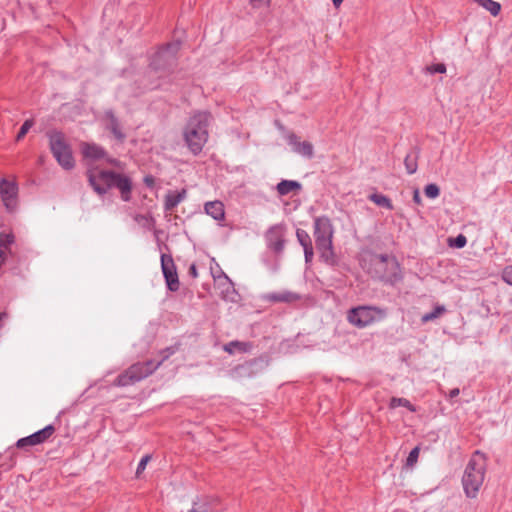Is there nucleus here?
Returning <instances> with one entry per match:
<instances>
[{"label": "nucleus", "mask_w": 512, "mask_h": 512, "mask_svg": "<svg viewBox=\"0 0 512 512\" xmlns=\"http://www.w3.org/2000/svg\"><path fill=\"white\" fill-rule=\"evenodd\" d=\"M502 278L506 283L512 285V265L504 269Z\"/></svg>", "instance_id": "obj_38"}, {"label": "nucleus", "mask_w": 512, "mask_h": 512, "mask_svg": "<svg viewBox=\"0 0 512 512\" xmlns=\"http://www.w3.org/2000/svg\"><path fill=\"white\" fill-rule=\"evenodd\" d=\"M284 232V225L276 224L271 226L265 234L268 246L276 253H280L284 249Z\"/></svg>", "instance_id": "obj_13"}, {"label": "nucleus", "mask_w": 512, "mask_h": 512, "mask_svg": "<svg viewBox=\"0 0 512 512\" xmlns=\"http://www.w3.org/2000/svg\"><path fill=\"white\" fill-rule=\"evenodd\" d=\"M7 317V314L5 312L0 313V321Z\"/></svg>", "instance_id": "obj_48"}, {"label": "nucleus", "mask_w": 512, "mask_h": 512, "mask_svg": "<svg viewBox=\"0 0 512 512\" xmlns=\"http://www.w3.org/2000/svg\"><path fill=\"white\" fill-rule=\"evenodd\" d=\"M205 212L215 220L224 218V205L220 201H212L205 204Z\"/></svg>", "instance_id": "obj_19"}, {"label": "nucleus", "mask_w": 512, "mask_h": 512, "mask_svg": "<svg viewBox=\"0 0 512 512\" xmlns=\"http://www.w3.org/2000/svg\"><path fill=\"white\" fill-rule=\"evenodd\" d=\"M48 137L51 152L57 162L64 169L69 170L73 168L74 159L69 145L65 142L63 133L59 131H51L48 133Z\"/></svg>", "instance_id": "obj_6"}, {"label": "nucleus", "mask_w": 512, "mask_h": 512, "mask_svg": "<svg viewBox=\"0 0 512 512\" xmlns=\"http://www.w3.org/2000/svg\"><path fill=\"white\" fill-rule=\"evenodd\" d=\"M399 406L406 407L411 412H415L416 408L411 402L405 398L392 397L389 403V407L394 409Z\"/></svg>", "instance_id": "obj_27"}, {"label": "nucleus", "mask_w": 512, "mask_h": 512, "mask_svg": "<svg viewBox=\"0 0 512 512\" xmlns=\"http://www.w3.org/2000/svg\"><path fill=\"white\" fill-rule=\"evenodd\" d=\"M369 199L373 203H375L376 205H378L380 207L387 208L388 210H392L393 209V205H392L391 200L387 196H385L383 194L373 193V194L369 195Z\"/></svg>", "instance_id": "obj_24"}, {"label": "nucleus", "mask_w": 512, "mask_h": 512, "mask_svg": "<svg viewBox=\"0 0 512 512\" xmlns=\"http://www.w3.org/2000/svg\"><path fill=\"white\" fill-rule=\"evenodd\" d=\"M303 249L306 263L311 262L314 255L313 246L310 245L308 247H304Z\"/></svg>", "instance_id": "obj_40"}, {"label": "nucleus", "mask_w": 512, "mask_h": 512, "mask_svg": "<svg viewBox=\"0 0 512 512\" xmlns=\"http://www.w3.org/2000/svg\"><path fill=\"white\" fill-rule=\"evenodd\" d=\"M413 201L418 205L421 204V196L418 189H415L413 192Z\"/></svg>", "instance_id": "obj_42"}, {"label": "nucleus", "mask_w": 512, "mask_h": 512, "mask_svg": "<svg viewBox=\"0 0 512 512\" xmlns=\"http://www.w3.org/2000/svg\"><path fill=\"white\" fill-rule=\"evenodd\" d=\"M427 70L430 74L435 73H445L446 72V66L442 63L433 64L429 67H427Z\"/></svg>", "instance_id": "obj_35"}, {"label": "nucleus", "mask_w": 512, "mask_h": 512, "mask_svg": "<svg viewBox=\"0 0 512 512\" xmlns=\"http://www.w3.org/2000/svg\"><path fill=\"white\" fill-rule=\"evenodd\" d=\"M189 275L192 276L193 278H197L198 277V272H197V267L195 264H192L190 267H189V271H188Z\"/></svg>", "instance_id": "obj_41"}, {"label": "nucleus", "mask_w": 512, "mask_h": 512, "mask_svg": "<svg viewBox=\"0 0 512 512\" xmlns=\"http://www.w3.org/2000/svg\"><path fill=\"white\" fill-rule=\"evenodd\" d=\"M18 187L15 182L6 179L0 180V196L4 206L9 212L15 211L17 207Z\"/></svg>", "instance_id": "obj_12"}, {"label": "nucleus", "mask_w": 512, "mask_h": 512, "mask_svg": "<svg viewBox=\"0 0 512 512\" xmlns=\"http://www.w3.org/2000/svg\"><path fill=\"white\" fill-rule=\"evenodd\" d=\"M15 237L12 233H0V249H7L14 243Z\"/></svg>", "instance_id": "obj_29"}, {"label": "nucleus", "mask_w": 512, "mask_h": 512, "mask_svg": "<svg viewBox=\"0 0 512 512\" xmlns=\"http://www.w3.org/2000/svg\"><path fill=\"white\" fill-rule=\"evenodd\" d=\"M6 256L5 251L0 249V267L5 263Z\"/></svg>", "instance_id": "obj_44"}, {"label": "nucleus", "mask_w": 512, "mask_h": 512, "mask_svg": "<svg viewBox=\"0 0 512 512\" xmlns=\"http://www.w3.org/2000/svg\"><path fill=\"white\" fill-rule=\"evenodd\" d=\"M332 2L335 7H339L341 5V3L343 2V0H332Z\"/></svg>", "instance_id": "obj_46"}, {"label": "nucleus", "mask_w": 512, "mask_h": 512, "mask_svg": "<svg viewBox=\"0 0 512 512\" xmlns=\"http://www.w3.org/2000/svg\"><path fill=\"white\" fill-rule=\"evenodd\" d=\"M98 161H104L120 170L123 169L122 163L116 158L110 157L107 155L106 151L103 148L98 147Z\"/></svg>", "instance_id": "obj_25"}, {"label": "nucleus", "mask_w": 512, "mask_h": 512, "mask_svg": "<svg viewBox=\"0 0 512 512\" xmlns=\"http://www.w3.org/2000/svg\"><path fill=\"white\" fill-rule=\"evenodd\" d=\"M54 431H55V428L53 425H47L43 429H40V430L36 431L35 433L31 434L30 440L32 441V445L35 446V445L44 443L46 440H48L53 435Z\"/></svg>", "instance_id": "obj_18"}, {"label": "nucleus", "mask_w": 512, "mask_h": 512, "mask_svg": "<svg viewBox=\"0 0 512 512\" xmlns=\"http://www.w3.org/2000/svg\"><path fill=\"white\" fill-rule=\"evenodd\" d=\"M459 393H460V390H459L458 388H454V389H452V390L450 391V393H449V397H450V398H454V397L458 396V395H459Z\"/></svg>", "instance_id": "obj_45"}, {"label": "nucleus", "mask_w": 512, "mask_h": 512, "mask_svg": "<svg viewBox=\"0 0 512 512\" xmlns=\"http://www.w3.org/2000/svg\"><path fill=\"white\" fill-rule=\"evenodd\" d=\"M212 275H213L214 280L217 281L218 284L224 288L223 291H226V292L234 291L232 281L221 269H219L217 271V274L212 271Z\"/></svg>", "instance_id": "obj_21"}, {"label": "nucleus", "mask_w": 512, "mask_h": 512, "mask_svg": "<svg viewBox=\"0 0 512 512\" xmlns=\"http://www.w3.org/2000/svg\"><path fill=\"white\" fill-rule=\"evenodd\" d=\"M251 3L254 5V6H259V5H262L264 3H269L270 0H250Z\"/></svg>", "instance_id": "obj_43"}, {"label": "nucleus", "mask_w": 512, "mask_h": 512, "mask_svg": "<svg viewBox=\"0 0 512 512\" xmlns=\"http://www.w3.org/2000/svg\"><path fill=\"white\" fill-rule=\"evenodd\" d=\"M151 459L150 455H145L139 462L136 470V475L139 476L146 468L147 463Z\"/></svg>", "instance_id": "obj_36"}, {"label": "nucleus", "mask_w": 512, "mask_h": 512, "mask_svg": "<svg viewBox=\"0 0 512 512\" xmlns=\"http://www.w3.org/2000/svg\"><path fill=\"white\" fill-rule=\"evenodd\" d=\"M30 439H31L30 435H29V436H27V437H24V438H20V439L16 442V446H17V448H19V449H23V448H25V447H27V446H33V445H32V441H31Z\"/></svg>", "instance_id": "obj_37"}, {"label": "nucleus", "mask_w": 512, "mask_h": 512, "mask_svg": "<svg viewBox=\"0 0 512 512\" xmlns=\"http://www.w3.org/2000/svg\"><path fill=\"white\" fill-rule=\"evenodd\" d=\"M334 229L331 220L326 216L317 217L314 220V237L316 248L321 259L328 265H335L337 257L333 250L332 239Z\"/></svg>", "instance_id": "obj_2"}, {"label": "nucleus", "mask_w": 512, "mask_h": 512, "mask_svg": "<svg viewBox=\"0 0 512 512\" xmlns=\"http://www.w3.org/2000/svg\"><path fill=\"white\" fill-rule=\"evenodd\" d=\"M101 125L104 132L111 135L117 142L123 143L125 141L126 134L122 129L119 119L112 110L105 111L101 118Z\"/></svg>", "instance_id": "obj_10"}, {"label": "nucleus", "mask_w": 512, "mask_h": 512, "mask_svg": "<svg viewBox=\"0 0 512 512\" xmlns=\"http://www.w3.org/2000/svg\"><path fill=\"white\" fill-rule=\"evenodd\" d=\"M372 263L375 269V277L390 283L401 278L399 264L394 257L386 254L375 255Z\"/></svg>", "instance_id": "obj_7"}, {"label": "nucleus", "mask_w": 512, "mask_h": 512, "mask_svg": "<svg viewBox=\"0 0 512 512\" xmlns=\"http://www.w3.org/2000/svg\"><path fill=\"white\" fill-rule=\"evenodd\" d=\"M180 49V43H170L161 48L153 57L151 66L154 70H169L176 64V56Z\"/></svg>", "instance_id": "obj_9"}, {"label": "nucleus", "mask_w": 512, "mask_h": 512, "mask_svg": "<svg viewBox=\"0 0 512 512\" xmlns=\"http://www.w3.org/2000/svg\"><path fill=\"white\" fill-rule=\"evenodd\" d=\"M477 3L489 11L493 16H497L501 9L500 4L493 0H477Z\"/></svg>", "instance_id": "obj_26"}, {"label": "nucleus", "mask_w": 512, "mask_h": 512, "mask_svg": "<svg viewBox=\"0 0 512 512\" xmlns=\"http://www.w3.org/2000/svg\"><path fill=\"white\" fill-rule=\"evenodd\" d=\"M486 473V460L480 452H475L469 460L463 477L462 485L467 497L475 498L484 482Z\"/></svg>", "instance_id": "obj_3"}, {"label": "nucleus", "mask_w": 512, "mask_h": 512, "mask_svg": "<svg viewBox=\"0 0 512 512\" xmlns=\"http://www.w3.org/2000/svg\"><path fill=\"white\" fill-rule=\"evenodd\" d=\"M111 188L119 190L123 201H130L132 181L128 176L112 170L98 171V194L106 193Z\"/></svg>", "instance_id": "obj_5"}, {"label": "nucleus", "mask_w": 512, "mask_h": 512, "mask_svg": "<svg viewBox=\"0 0 512 512\" xmlns=\"http://www.w3.org/2000/svg\"><path fill=\"white\" fill-rule=\"evenodd\" d=\"M444 307H436L433 311L429 312V313H426L422 316L421 320L423 323H427L429 321H432L436 318H438L443 312H444Z\"/></svg>", "instance_id": "obj_30"}, {"label": "nucleus", "mask_w": 512, "mask_h": 512, "mask_svg": "<svg viewBox=\"0 0 512 512\" xmlns=\"http://www.w3.org/2000/svg\"><path fill=\"white\" fill-rule=\"evenodd\" d=\"M190 512H211L210 508L208 507L207 504H200L198 505L197 503H194L192 509L190 510Z\"/></svg>", "instance_id": "obj_39"}, {"label": "nucleus", "mask_w": 512, "mask_h": 512, "mask_svg": "<svg viewBox=\"0 0 512 512\" xmlns=\"http://www.w3.org/2000/svg\"><path fill=\"white\" fill-rule=\"evenodd\" d=\"M277 192L281 196L288 195L301 189V184L294 180H282L276 186Z\"/></svg>", "instance_id": "obj_20"}, {"label": "nucleus", "mask_w": 512, "mask_h": 512, "mask_svg": "<svg viewBox=\"0 0 512 512\" xmlns=\"http://www.w3.org/2000/svg\"><path fill=\"white\" fill-rule=\"evenodd\" d=\"M33 124H34V122H33V120H32V119H28V120H26V121L22 124V126H21V128H20V130H19V132H18V134H17V136H16V140H17V141H19L20 139H22V138L27 134V132L29 131V129L33 126Z\"/></svg>", "instance_id": "obj_33"}, {"label": "nucleus", "mask_w": 512, "mask_h": 512, "mask_svg": "<svg viewBox=\"0 0 512 512\" xmlns=\"http://www.w3.org/2000/svg\"><path fill=\"white\" fill-rule=\"evenodd\" d=\"M467 239L464 235L460 234L453 240H450V245L455 246L457 248H462L466 245Z\"/></svg>", "instance_id": "obj_34"}, {"label": "nucleus", "mask_w": 512, "mask_h": 512, "mask_svg": "<svg viewBox=\"0 0 512 512\" xmlns=\"http://www.w3.org/2000/svg\"><path fill=\"white\" fill-rule=\"evenodd\" d=\"M264 299L269 302H285L291 303L300 299V296L291 291H282L276 293H269L264 296Z\"/></svg>", "instance_id": "obj_17"}, {"label": "nucleus", "mask_w": 512, "mask_h": 512, "mask_svg": "<svg viewBox=\"0 0 512 512\" xmlns=\"http://www.w3.org/2000/svg\"><path fill=\"white\" fill-rule=\"evenodd\" d=\"M175 352V347H167L161 351V354L163 355L161 360H148L146 362L135 363L131 365L123 374L117 377V385L128 386L146 378L152 374L163 363L164 360L168 359Z\"/></svg>", "instance_id": "obj_4"}, {"label": "nucleus", "mask_w": 512, "mask_h": 512, "mask_svg": "<svg viewBox=\"0 0 512 512\" xmlns=\"http://www.w3.org/2000/svg\"><path fill=\"white\" fill-rule=\"evenodd\" d=\"M145 182L150 185L151 183H153V179L150 177H146Z\"/></svg>", "instance_id": "obj_47"}, {"label": "nucleus", "mask_w": 512, "mask_h": 512, "mask_svg": "<svg viewBox=\"0 0 512 512\" xmlns=\"http://www.w3.org/2000/svg\"><path fill=\"white\" fill-rule=\"evenodd\" d=\"M287 141H288V144L290 146H292V149L294 152H296L304 157H307V158L313 157L314 150H313V145L310 142H308V141L300 142L299 138L294 133H291L287 136Z\"/></svg>", "instance_id": "obj_15"}, {"label": "nucleus", "mask_w": 512, "mask_h": 512, "mask_svg": "<svg viewBox=\"0 0 512 512\" xmlns=\"http://www.w3.org/2000/svg\"><path fill=\"white\" fill-rule=\"evenodd\" d=\"M424 193L428 198L435 199L439 196L440 189L436 184L431 183L425 186Z\"/></svg>", "instance_id": "obj_31"}, {"label": "nucleus", "mask_w": 512, "mask_h": 512, "mask_svg": "<svg viewBox=\"0 0 512 512\" xmlns=\"http://www.w3.org/2000/svg\"><path fill=\"white\" fill-rule=\"evenodd\" d=\"M251 348V344L247 342L231 341L224 345V350L229 354L235 351L247 352Z\"/></svg>", "instance_id": "obj_23"}, {"label": "nucleus", "mask_w": 512, "mask_h": 512, "mask_svg": "<svg viewBox=\"0 0 512 512\" xmlns=\"http://www.w3.org/2000/svg\"><path fill=\"white\" fill-rule=\"evenodd\" d=\"M296 236H297L298 242L300 243V245L303 248L312 245L311 238H310L309 234L305 230L297 229Z\"/></svg>", "instance_id": "obj_28"}, {"label": "nucleus", "mask_w": 512, "mask_h": 512, "mask_svg": "<svg viewBox=\"0 0 512 512\" xmlns=\"http://www.w3.org/2000/svg\"><path fill=\"white\" fill-rule=\"evenodd\" d=\"M211 122L212 115L206 111H197L188 119L183 129V139L194 155H198L207 143Z\"/></svg>", "instance_id": "obj_1"}, {"label": "nucleus", "mask_w": 512, "mask_h": 512, "mask_svg": "<svg viewBox=\"0 0 512 512\" xmlns=\"http://www.w3.org/2000/svg\"><path fill=\"white\" fill-rule=\"evenodd\" d=\"M161 268L168 289L172 292L177 291L179 289L180 283L176 271V266L174 264L173 258L170 255H161Z\"/></svg>", "instance_id": "obj_11"}, {"label": "nucleus", "mask_w": 512, "mask_h": 512, "mask_svg": "<svg viewBox=\"0 0 512 512\" xmlns=\"http://www.w3.org/2000/svg\"><path fill=\"white\" fill-rule=\"evenodd\" d=\"M418 153L413 151L408 153L404 159V165L408 174H414L418 168Z\"/></svg>", "instance_id": "obj_22"}, {"label": "nucleus", "mask_w": 512, "mask_h": 512, "mask_svg": "<svg viewBox=\"0 0 512 512\" xmlns=\"http://www.w3.org/2000/svg\"><path fill=\"white\" fill-rule=\"evenodd\" d=\"M82 154L87 166L88 180L94 191H96V174L94 172V162L96 160V146L83 143Z\"/></svg>", "instance_id": "obj_14"}, {"label": "nucleus", "mask_w": 512, "mask_h": 512, "mask_svg": "<svg viewBox=\"0 0 512 512\" xmlns=\"http://www.w3.org/2000/svg\"><path fill=\"white\" fill-rule=\"evenodd\" d=\"M419 453H420V448L418 446H416L415 448H413L407 459H406V466L407 467H413L417 461H418V457H419Z\"/></svg>", "instance_id": "obj_32"}, {"label": "nucleus", "mask_w": 512, "mask_h": 512, "mask_svg": "<svg viewBox=\"0 0 512 512\" xmlns=\"http://www.w3.org/2000/svg\"><path fill=\"white\" fill-rule=\"evenodd\" d=\"M386 316L384 309L374 306H359L348 312V321L357 327H366Z\"/></svg>", "instance_id": "obj_8"}, {"label": "nucleus", "mask_w": 512, "mask_h": 512, "mask_svg": "<svg viewBox=\"0 0 512 512\" xmlns=\"http://www.w3.org/2000/svg\"><path fill=\"white\" fill-rule=\"evenodd\" d=\"M186 198V190L181 191H169L164 200V210L172 211L180 202Z\"/></svg>", "instance_id": "obj_16"}]
</instances>
